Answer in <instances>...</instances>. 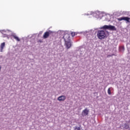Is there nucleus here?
Wrapping results in <instances>:
<instances>
[{"instance_id":"obj_21","label":"nucleus","mask_w":130,"mask_h":130,"mask_svg":"<svg viewBox=\"0 0 130 130\" xmlns=\"http://www.w3.org/2000/svg\"><path fill=\"white\" fill-rule=\"evenodd\" d=\"M96 30H98V28H96Z\"/></svg>"},{"instance_id":"obj_2","label":"nucleus","mask_w":130,"mask_h":130,"mask_svg":"<svg viewBox=\"0 0 130 130\" xmlns=\"http://www.w3.org/2000/svg\"><path fill=\"white\" fill-rule=\"evenodd\" d=\"M101 29H104L105 30H111L112 31H115V30H116V28H115V26L111 25H105L101 27Z\"/></svg>"},{"instance_id":"obj_19","label":"nucleus","mask_w":130,"mask_h":130,"mask_svg":"<svg viewBox=\"0 0 130 130\" xmlns=\"http://www.w3.org/2000/svg\"><path fill=\"white\" fill-rule=\"evenodd\" d=\"M59 32H60V33H61V34H64V32L63 31V30H62V31L61 30Z\"/></svg>"},{"instance_id":"obj_17","label":"nucleus","mask_w":130,"mask_h":130,"mask_svg":"<svg viewBox=\"0 0 130 130\" xmlns=\"http://www.w3.org/2000/svg\"><path fill=\"white\" fill-rule=\"evenodd\" d=\"M75 35H76V32H71V36H72V37H74Z\"/></svg>"},{"instance_id":"obj_22","label":"nucleus","mask_w":130,"mask_h":130,"mask_svg":"<svg viewBox=\"0 0 130 130\" xmlns=\"http://www.w3.org/2000/svg\"><path fill=\"white\" fill-rule=\"evenodd\" d=\"M87 16L89 15V14H87Z\"/></svg>"},{"instance_id":"obj_10","label":"nucleus","mask_w":130,"mask_h":130,"mask_svg":"<svg viewBox=\"0 0 130 130\" xmlns=\"http://www.w3.org/2000/svg\"><path fill=\"white\" fill-rule=\"evenodd\" d=\"M65 44L66 45L67 48H71V47L72 46V43H71V41L65 42Z\"/></svg>"},{"instance_id":"obj_7","label":"nucleus","mask_w":130,"mask_h":130,"mask_svg":"<svg viewBox=\"0 0 130 130\" xmlns=\"http://www.w3.org/2000/svg\"><path fill=\"white\" fill-rule=\"evenodd\" d=\"M90 111L89 110V109H87V108H85L82 113V115H84V116H87V115H88V114H89V112Z\"/></svg>"},{"instance_id":"obj_12","label":"nucleus","mask_w":130,"mask_h":130,"mask_svg":"<svg viewBox=\"0 0 130 130\" xmlns=\"http://www.w3.org/2000/svg\"><path fill=\"white\" fill-rule=\"evenodd\" d=\"M94 33V30L93 29H91L89 31H85V32H83V34H90V35H92Z\"/></svg>"},{"instance_id":"obj_15","label":"nucleus","mask_w":130,"mask_h":130,"mask_svg":"<svg viewBox=\"0 0 130 130\" xmlns=\"http://www.w3.org/2000/svg\"><path fill=\"white\" fill-rule=\"evenodd\" d=\"M108 94H109V95H111V90H110V88L108 89Z\"/></svg>"},{"instance_id":"obj_5","label":"nucleus","mask_w":130,"mask_h":130,"mask_svg":"<svg viewBox=\"0 0 130 130\" xmlns=\"http://www.w3.org/2000/svg\"><path fill=\"white\" fill-rule=\"evenodd\" d=\"M52 33H53V31L51 30H49L48 31L45 32L43 35V38L46 39V38H47L49 36V35L52 34Z\"/></svg>"},{"instance_id":"obj_13","label":"nucleus","mask_w":130,"mask_h":130,"mask_svg":"<svg viewBox=\"0 0 130 130\" xmlns=\"http://www.w3.org/2000/svg\"><path fill=\"white\" fill-rule=\"evenodd\" d=\"M119 50L121 52H123L124 51V46H120L119 47Z\"/></svg>"},{"instance_id":"obj_16","label":"nucleus","mask_w":130,"mask_h":130,"mask_svg":"<svg viewBox=\"0 0 130 130\" xmlns=\"http://www.w3.org/2000/svg\"><path fill=\"white\" fill-rule=\"evenodd\" d=\"M0 32H1L2 34H4V35H6L5 34H4V33H6V32L5 30H0Z\"/></svg>"},{"instance_id":"obj_6","label":"nucleus","mask_w":130,"mask_h":130,"mask_svg":"<svg viewBox=\"0 0 130 130\" xmlns=\"http://www.w3.org/2000/svg\"><path fill=\"white\" fill-rule=\"evenodd\" d=\"M93 15L96 18H97V19L102 17V13L99 11H97L95 13H94Z\"/></svg>"},{"instance_id":"obj_18","label":"nucleus","mask_w":130,"mask_h":130,"mask_svg":"<svg viewBox=\"0 0 130 130\" xmlns=\"http://www.w3.org/2000/svg\"><path fill=\"white\" fill-rule=\"evenodd\" d=\"M113 55H114V54L108 55H107V57H111V56H113Z\"/></svg>"},{"instance_id":"obj_1","label":"nucleus","mask_w":130,"mask_h":130,"mask_svg":"<svg viewBox=\"0 0 130 130\" xmlns=\"http://www.w3.org/2000/svg\"><path fill=\"white\" fill-rule=\"evenodd\" d=\"M97 36L99 39L102 40L108 36V32L106 30H99L97 33Z\"/></svg>"},{"instance_id":"obj_8","label":"nucleus","mask_w":130,"mask_h":130,"mask_svg":"<svg viewBox=\"0 0 130 130\" xmlns=\"http://www.w3.org/2000/svg\"><path fill=\"white\" fill-rule=\"evenodd\" d=\"M67 99V96L65 95H61L57 98V100L58 101H62L63 102Z\"/></svg>"},{"instance_id":"obj_14","label":"nucleus","mask_w":130,"mask_h":130,"mask_svg":"<svg viewBox=\"0 0 130 130\" xmlns=\"http://www.w3.org/2000/svg\"><path fill=\"white\" fill-rule=\"evenodd\" d=\"M13 38L14 39H16L17 41H20V39H19V37H17L16 35H13Z\"/></svg>"},{"instance_id":"obj_9","label":"nucleus","mask_w":130,"mask_h":130,"mask_svg":"<svg viewBox=\"0 0 130 130\" xmlns=\"http://www.w3.org/2000/svg\"><path fill=\"white\" fill-rule=\"evenodd\" d=\"M6 46V43L3 42L1 44L0 48H1V52H3L4 51V48H5Z\"/></svg>"},{"instance_id":"obj_20","label":"nucleus","mask_w":130,"mask_h":130,"mask_svg":"<svg viewBox=\"0 0 130 130\" xmlns=\"http://www.w3.org/2000/svg\"><path fill=\"white\" fill-rule=\"evenodd\" d=\"M1 70H2V67H1L0 66V72H1Z\"/></svg>"},{"instance_id":"obj_4","label":"nucleus","mask_w":130,"mask_h":130,"mask_svg":"<svg viewBox=\"0 0 130 130\" xmlns=\"http://www.w3.org/2000/svg\"><path fill=\"white\" fill-rule=\"evenodd\" d=\"M63 39H64L65 42H68V41H71V38H70V35L69 34H64Z\"/></svg>"},{"instance_id":"obj_3","label":"nucleus","mask_w":130,"mask_h":130,"mask_svg":"<svg viewBox=\"0 0 130 130\" xmlns=\"http://www.w3.org/2000/svg\"><path fill=\"white\" fill-rule=\"evenodd\" d=\"M118 21H125L126 24L130 23V18L128 17H122L117 19Z\"/></svg>"},{"instance_id":"obj_11","label":"nucleus","mask_w":130,"mask_h":130,"mask_svg":"<svg viewBox=\"0 0 130 130\" xmlns=\"http://www.w3.org/2000/svg\"><path fill=\"white\" fill-rule=\"evenodd\" d=\"M121 126H122V127H123V129H127L129 127V124H128L127 123H124V124H122V125Z\"/></svg>"}]
</instances>
